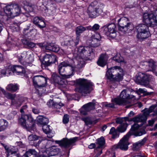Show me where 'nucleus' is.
<instances>
[{"instance_id": "1", "label": "nucleus", "mask_w": 157, "mask_h": 157, "mask_svg": "<svg viewBox=\"0 0 157 157\" xmlns=\"http://www.w3.org/2000/svg\"><path fill=\"white\" fill-rule=\"evenodd\" d=\"M75 84L79 86L77 89L78 92L84 96L87 94L90 93L93 90V85L92 82L86 79H77L75 81Z\"/></svg>"}, {"instance_id": "2", "label": "nucleus", "mask_w": 157, "mask_h": 157, "mask_svg": "<svg viewBox=\"0 0 157 157\" xmlns=\"http://www.w3.org/2000/svg\"><path fill=\"white\" fill-rule=\"evenodd\" d=\"M27 107V105H25L21 107L20 111L22 114L18 121L19 123L26 128L33 127L35 123L34 120L31 116L24 114Z\"/></svg>"}, {"instance_id": "3", "label": "nucleus", "mask_w": 157, "mask_h": 157, "mask_svg": "<svg viewBox=\"0 0 157 157\" xmlns=\"http://www.w3.org/2000/svg\"><path fill=\"white\" fill-rule=\"evenodd\" d=\"M58 70L63 77L67 78L73 75L75 67L66 62H63L58 65Z\"/></svg>"}, {"instance_id": "4", "label": "nucleus", "mask_w": 157, "mask_h": 157, "mask_svg": "<svg viewBox=\"0 0 157 157\" xmlns=\"http://www.w3.org/2000/svg\"><path fill=\"white\" fill-rule=\"evenodd\" d=\"M122 71L119 67L116 66L111 68L106 72V78L111 81H119L122 78Z\"/></svg>"}, {"instance_id": "5", "label": "nucleus", "mask_w": 157, "mask_h": 157, "mask_svg": "<svg viewBox=\"0 0 157 157\" xmlns=\"http://www.w3.org/2000/svg\"><path fill=\"white\" fill-rule=\"evenodd\" d=\"M131 91L128 88L124 89L121 92L119 98H116L114 99V101L117 105H125L129 102L127 100L129 99L133 98L134 96L130 95Z\"/></svg>"}, {"instance_id": "6", "label": "nucleus", "mask_w": 157, "mask_h": 157, "mask_svg": "<svg viewBox=\"0 0 157 157\" xmlns=\"http://www.w3.org/2000/svg\"><path fill=\"white\" fill-rule=\"evenodd\" d=\"M101 5L97 1H94L90 5L87 9V13L90 17H95L102 12Z\"/></svg>"}, {"instance_id": "7", "label": "nucleus", "mask_w": 157, "mask_h": 157, "mask_svg": "<svg viewBox=\"0 0 157 157\" xmlns=\"http://www.w3.org/2000/svg\"><path fill=\"white\" fill-rule=\"evenodd\" d=\"M76 55L87 60L90 59L91 55L93 54L92 48L88 46H80L75 51Z\"/></svg>"}, {"instance_id": "8", "label": "nucleus", "mask_w": 157, "mask_h": 157, "mask_svg": "<svg viewBox=\"0 0 157 157\" xmlns=\"http://www.w3.org/2000/svg\"><path fill=\"white\" fill-rule=\"evenodd\" d=\"M4 11L8 16L14 17L18 16L21 13V8L17 4H12L4 8Z\"/></svg>"}, {"instance_id": "9", "label": "nucleus", "mask_w": 157, "mask_h": 157, "mask_svg": "<svg viewBox=\"0 0 157 157\" xmlns=\"http://www.w3.org/2000/svg\"><path fill=\"white\" fill-rule=\"evenodd\" d=\"M42 5L45 6L44 12L47 16H53L56 13L57 6L55 3L51 0H43Z\"/></svg>"}, {"instance_id": "10", "label": "nucleus", "mask_w": 157, "mask_h": 157, "mask_svg": "<svg viewBox=\"0 0 157 157\" xmlns=\"http://www.w3.org/2000/svg\"><path fill=\"white\" fill-rule=\"evenodd\" d=\"M143 21L149 26L154 27L157 23V9L153 13H145L143 14Z\"/></svg>"}, {"instance_id": "11", "label": "nucleus", "mask_w": 157, "mask_h": 157, "mask_svg": "<svg viewBox=\"0 0 157 157\" xmlns=\"http://www.w3.org/2000/svg\"><path fill=\"white\" fill-rule=\"evenodd\" d=\"M148 25L142 24L136 26V30L137 33V37L139 39H144L149 36Z\"/></svg>"}, {"instance_id": "12", "label": "nucleus", "mask_w": 157, "mask_h": 157, "mask_svg": "<svg viewBox=\"0 0 157 157\" xmlns=\"http://www.w3.org/2000/svg\"><path fill=\"white\" fill-rule=\"evenodd\" d=\"M103 33L107 36L112 38H115L117 36L116 26L114 23L103 27Z\"/></svg>"}, {"instance_id": "13", "label": "nucleus", "mask_w": 157, "mask_h": 157, "mask_svg": "<svg viewBox=\"0 0 157 157\" xmlns=\"http://www.w3.org/2000/svg\"><path fill=\"white\" fill-rule=\"evenodd\" d=\"M129 137L128 134H127L120 140L117 144L113 146V149L116 150L117 149H119L122 150H127L128 149V145L129 144L128 140Z\"/></svg>"}, {"instance_id": "14", "label": "nucleus", "mask_w": 157, "mask_h": 157, "mask_svg": "<svg viewBox=\"0 0 157 157\" xmlns=\"http://www.w3.org/2000/svg\"><path fill=\"white\" fill-rule=\"evenodd\" d=\"M140 65L143 69L147 71L154 72L156 68L155 62L152 59H149L147 61H142L140 62Z\"/></svg>"}, {"instance_id": "15", "label": "nucleus", "mask_w": 157, "mask_h": 157, "mask_svg": "<svg viewBox=\"0 0 157 157\" xmlns=\"http://www.w3.org/2000/svg\"><path fill=\"white\" fill-rule=\"evenodd\" d=\"M33 81L34 85L36 87H44L47 85V79L42 75L34 76Z\"/></svg>"}, {"instance_id": "16", "label": "nucleus", "mask_w": 157, "mask_h": 157, "mask_svg": "<svg viewBox=\"0 0 157 157\" xmlns=\"http://www.w3.org/2000/svg\"><path fill=\"white\" fill-rule=\"evenodd\" d=\"M77 137H75L70 139L63 138L61 140H56L55 143L59 145L62 148H67L69 147L78 139Z\"/></svg>"}, {"instance_id": "17", "label": "nucleus", "mask_w": 157, "mask_h": 157, "mask_svg": "<svg viewBox=\"0 0 157 157\" xmlns=\"http://www.w3.org/2000/svg\"><path fill=\"white\" fill-rule=\"evenodd\" d=\"M139 126L138 124H134L130 130L127 133L128 134L129 136L132 135H133L135 136H140L146 133V132L144 129H141L140 130H137Z\"/></svg>"}, {"instance_id": "18", "label": "nucleus", "mask_w": 157, "mask_h": 157, "mask_svg": "<svg viewBox=\"0 0 157 157\" xmlns=\"http://www.w3.org/2000/svg\"><path fill=\"white\" fill-rule=\"evenodd\" d=\"M135 81L138 84L145 86L148 82V77L145 74L140 72L136 76Z\"/></svg>"}, {"instance_id": "19", "label": "nucleus", "mask_w": 157, "mask_h": 157, "mask_svg": "<svg viewBox=\"0 0 157 157\" xmlns=\"http://www.w3.org/2000/svg\"><path fill=\"white\" fill-rule=\"evenodd\" d=\"M56 60V58L55 56L46 54L44 57L43 63L45 66H48L52 63H55Z\"/></svg>"}, {"instance_id": "20", "label": "nucleus", "mask_w": 157, "mask_h": 157, "mask_svg": "<svg viewBox=\"0 0 157 157\" xmlns=\"http://www.w3.org/2000/svg\"><path fill=\"white\" fill-rule=\"evenodd\" d=\"M90 45L93 47H98L100 45V40L101 39L100 34L98 33H96L92 35L91 38Z\"/></svg>"}, {"instance_id": "21", "label": "nucleus", "mask_w": 157, "mask_h": 157, "mask_svg": "<svg viewBox=\"0 0 157 157\" xmlns=\"http://www.w3.org/2000/svg\"><path fill=\"white\" fill-rule=\"evenodd\" d=\"M95 103L93 100L92 102H90L84 105L81 109V113L83 115H86V112L95 109Z\"/></svg>"}, {"instance_id": "22", "label": "nucleus", "mask_w": 157, "mask_h": 157, "mask_svg": "<svg viewBox=\"0 0 157 157\" xmlns=\"http://www.w3.org/2000/svg\"><path fill=\"white\" fill-rule=\"evenodd\" d=\"M11 69L13 73L17 75H22L25 73V68L20 65H14L11 67Z\"/></svg>"}, {"instance_id": "23", "label": "nucleus", "mask_w": 157, "mask_h": 157, "mask_svg": "<svg viewBox=\"0 0 157 157\" xmlns=\"http://www.w3.org/2000/svg\"><path fill=\"white\" fill-rule=\"evenodd\" d=\"M74 56L76 60V64L75 65V66H73L75 68L79 69L83 67L85 64L84 59L74 54Z\"/></svg>"}, {"instance_id": "24", "label": "nucleus", "mask_w": 157, "mask_h": 157, "mask_svg": "<svg viewBox=\"0 0 157 157\" xmlns=\"http://www.w3.org/2000/svg\"><path fill=\"white\" fill-rule=\"evenodd\" d=\"M122 28V29H121V27H119V30L124 34L129 33L132 31L134 29L133 25L130 23H128L125 25H124Z\"/></svg>"}, {"instance_id": "25", "label": "nucleus", "mask_w": 157, "mask_h": 157, "mask_svg": "<svg viewBox=\"0 0 157 157\" xmlns=\"http://www.w3.org/2000/svg\"><path fill=\"white\" fill-rule=\"evenodd\" d=\"M33 23L40 29L45 27L46 25L44 20L38 17H35L33 20Z\"/></svg>"}, {"instance_id": "26", "label": "nucleus", "mask_w": 157, "mask_h": 157, "mask_svg": "<svg viewBox=\"0 0 157 157\" xmlns=\"http://www.w3.org/2000/svg\"><path fill=\"white\" fill-rule=\"evenodd\" d=\"M108 59V56L106 54H101L97 61L98 65L103 67L106 64Z\"/></svg>"}, {"instance_id": "27", "label": "nucleus", "mask_w": 157, "mask_h": 157, "mask_svg": "<svg viewBox=\"0 0 157 157\" xmlns=\"http://www.w3.org/2000/svg\"><path fill=\"white\" fill-rule=\"evenodd\" d=\"M52 79L55 85H63V82L62 78L56 73H53L52 75Z\"/></svg>"}, {"instance_id": "28", "label": "nucleus", "mask_w": 157, "mask_h": 157, "mask_svg": "<svg viewBox=\"0 0 157 157\" xmlns=\"http://www.w3.org/2000/svg\"><path fill=\"white\" fill-rule=\"evenodd\" d=\"M147 141L146 138H144L141 140L134 143L133 144L132 149L134 151H137Z\"/></svg>"}, {"instance_id": "29", "label": "nucleus", "mask_w": 157, "mask_h": 157, "mask_svg": "<svg viewBox=\"0 0 157 157\" xmlns=\"http://www.w3.org/2000/svg\"><path fill=\"white\" fill-rule=\"evenodd\" d=\"M79 41L78 36H76L75 40L74 41L72 39H70L64 42V44L68 47H74L78 44Z\"/></svg>"}, {"instance_id": "30", "label": "nucleus", "mask_w": 157, "mask_h": 157, "mask_svg": "<svg viewBox=\"0 0 157 157\" xmlns=\"http://www.w3.org/2000/svg\"><path fill=\"white\" fill-rule=\"evenodd\" d=\"M25 51L21 55L19 56L18 58L19 62L26 67L28 66H32V63L25 62Z\"/></svg>"}, {"instance_id": "31", "label": "nucleus", "mask_w": 157, "mask_h": 157, "mask_svg": "<svg viewBox=\"0 0 157 157\" xmlns=\"http://www.w3.org/2000/svg\"><path fill=\"white\" fill-rule=\"evenodd\" d=\"M2 91L6 98L11 100V103L12 105H14L16 104L15 101V98L16 96V94H12L10 93L6 92L4 90H2Z\"/></svg>"}, {"instance_id": "32", "label": "nucleus", "mask_w": 157, "mask_h": 157, "mask_svg": "<svg viewBox=\"0 0 157 157\" xmlns=\"http://www.w3.org/2000/svg\"><path fill=\"white\" fill-rule=\"evenodd\" d=\"M38 154L35 149H30L26 151L24 155V157H35Z\"/></svg>"}, {"instance_id": "33", "label": "nucleus", "mask_w": 157, "mask_h": 157, "mask_svg": "<svg viewBox=\"0 0 157 157\" xmlns=\"http://www.w3.org/2000/svg\"><path fill=\"white\" fill-rule=\"evenodd\" d=\"M19 89V86L17 84L10 83L6 87V89L8 91L11 92H15Z\"/></svg>"}, {"instance_id": "34", "label": "nucleus", "mask_w": 157, "mask_h": 157, "mask_svg": "<svg viewBox=\"0 0 157 157\" xmlns=\"http://www.w3.org/2000/svg\"><path fill=\"white\" fill-rule=\"evenodd\" d=\"M25 62L31 63V62L34 61L33 56L30 51L25 52Z\"/></svg>"}, {"instance_id": "35", "label": "nucleus", "mask_w": 157, "mask_h": 157, "mask_svg": "<svg viewBox=\"0 0 157 157\" xmlns=\"http://www.w3.org/2000/svg\"><path fill=\"white\" fill-rule=\"evenodd\" d=\"M118 28L121 27L122 29V27H123L124 25H125L126 24L129 23L128 22V19L125 17H122L119 19L118 21Z\"/></svg>"}, {"instance_id": "36", "label": "nucleus", "mask_w": 157, "mask_h": 157, "mask_svg": "<svg viewBox=\"0 0 157 157\" xmlns=\"http://www.w3.org/2000/svg\"><path fill=\"white\" fill-rule=\"evenodd\" d=\"M51 156L58 154L60 150L55 146H52L48 148Z\"/></svg>"}, {"instance_id": "37", "label": "nucleus", "mask_w": 157, "mask_h": 157, "mask_svg": "<svg viewBox=\"0 0 157 157\" xmlns=\"http://www.w3.org/2000/svg\"><path fill=\"white\" fill-rule=\"evenodd\" d=\"M37 121L39 124L43 125L47 124L49 121L48 119L47 118L44 117L42 116L38 117Z\"/></svg>"}, {"instance_id": "38", "label": "nucleus", "mask_w": 157, "mask_h": 157, "mask_svg": "<svg viewBox=\"0 0 157 157\" xmlns=\"http://www.w3.org/2000/svg\"><path fill=\"white\" fill-rule=\"evenodd\" d=\"M8 125L6 120L3 119H0V132L6 129Z\"/></svg>"}, {"instance_id": "39", "label": "nucleus", "mask_w": 157, "mask_h": 157, "mask_svg": "<svg viewBox=\"0 0 157 157\" xmlns=\"http://www.w3.org/2000/svg\"><path fill=\"white\" fill-rule=\"evenodd\" d=\"M156 106V105H152L151 106L149 109H145L143 110L144 111L143 114L147 117L149 114L153 112Z\"/></svg>"}, {"instance_id": "40", "label": "nucleus", "mask_w": 157, "mask_h": 157, "mask_svg": "<svg viewBox=\"0 0 157 157\" xmlns=\"http://www.w3.org/2000/svg\"><path fill=\"white\" fill-rule=\"evenodd\" d=\"M86 31V28L82 25H80L77 26L75 29V33L77 36H78L80 39V36L81 33H82Z\"/></svg>"}, {"instance_id": "41", "label": "nucleus", "mask_w": 157, "mask_h": 157, "mask_svg": "<svg viewBox=\"0 0 157 157\" xmlns=\"http://www.w3.org/2000/svg\"><path fill=\"white\" fill-rule=\"evenodd\" d=\"M127 126V124L126 122H124L123 124L117 127V130L120 132H124L126 130Z\"/></svg>"}, {"instance_id": "42", "label": "nucleus", "mask_w": 157, "mask_h": 157, "mask_svg": "<svg viewBox=\"0 0 157 157\" xmlns=\"http://www.w3.org/2000/svg\"><path fill=\"white\" fill-rule=\"evenodd\" d=\"M39 136H38L35 134H31L28 137V140L30 144L31 145H33L32 144L35 141L39 139Z\"/></svg>"}, {"instance_id": "43", "label": "nucleus", "mask_w": 157, "mask_h": 157, "mask_svg": "<svg viewBox=\"0 0 157 157\" xmlns=\"http://www.w3.org/2000/svg\"><path fill=\"white\" fill-rule=\"evenodd\" d=\"M105 144V141L104 137H101V138L98 139L97 144H98V146L97 147V148H100L101 147Z\"/></svg>"}, {"instance_id": "44", "label": "nucleus", "mask_w": 157, "mask_h": 157, "mask_svg": "<svg viewBox=\"0 0 157 157\" xmlns=\"http://www.w3.org/2000/svg\"><path fill=\"white\" fill-rule=\"evenodd\" d=\"M128 118L127 117L117 118L116 119V122L117 124H122L124 122H126Z\"/></svg>"}, {"instance_id": "45", "label": "nucleus", "mask_w": 157, "mask_h": 157, "mask_svg": "<svg viewBox=\"0 0 157 157\" xmlns=\"http://www.w3.org/2000/svg\"><path fill=\"white\" fill-rule=\"evenodd\" d=\"M11 28L14 31H18L20 29V24L14 22L11 25Z\"/></svg>"}, {"instance_id": "46", "label": "nucleus", "mask_w": 157, "mask_h": 157, "mask_svg": "<svg viewBox=\"0 0 157 157\" xmlns=\"http://www.w3.org/2000/svg\"><path fill=\"white\" fill-rule=\"evenodd\" d=\"M113 59L118 63H121L123 61V58L120 55H117L113 57Z\"/></svg>"}, {"instance_id": "47", "label": "nucleus", "mask_w": 157, "mask_h": 157, "mask_svg": "<svg viewBox=\"0 0 157 157\" xmlns=\"http://www.w3.org/2000/svg\"><path fill=\"white\" fill-rule=\"evenodd\" d=\"M40 154L42 155L43 157H49L51 156L49 151L48 149L42 152V154Z\"/></svg>"}, {"instance_id": "48", "label": "nucleus", "mask_w": 157, "mask_h": 157, "mask_svg": "<svg viewBox=\"0 0 157 157\" xmlns=\"http://www.w3.org/2000/svg\"><path fill=\"white\" fill-rule=\"evenodd\" d=\"M42 129L44 132L46 134H48L50 132L49 126L47 124H45L42 126Z\"/></svg>"}, {"instance_id": "49", "label": "nucleus", "mask_w": 157, "mask_h": 157, "mask_svg": "<svg viewBox=\"0 0 157 157\" xmlns=\"http://www.w3.org/2000/svg\"><path fill=\"white\" fill-rule=\"evenodd\" d=\"M36 33V30H35L32 29L28 32L25 35H27L28 37H30L34 35Z\"/></svg>"}, {"instance_id": "50", "label": "nucleus", "mask_w": 157, "mask_h": 157, "mask_svg": "<svg viewBox=\"0 0 157 157\" xmlns=\"http://www.w3.org/2000/svg\"><path fill=\"white\" fill-rule=\"evenodd\" d=\"M82 120L84 121L86 125H88L91 124H92V121L90 118L87 117L82 119Z\"/></svg>"}, {"instance_id": "51", "label": "nucleus", "mask_w": 157, "mask_h": 157, "mask_svg": "<svg viewBox=\"0 0 157 157\" xmlns=\"http://www.w3.org/2000/svg\"><path fill=\"white\" fill-rule=\"evenodd\" d=\"M49 103H50L52 105L53 107L57 108L60 109V105L58 103L56 102H54L52 101H51L49 102Z\"/></svg>"}, {"instance_id": "52", "label": "nucleus", "mask_w": 157, "mask_h": 157, "mask_svg": "<svg viewBox=\"0 0 157 157\" xmlns=\"http://www.w3.org/2000/svg\"><path fill=\"white\" fill-rule=\"evenodd\" d=\"M49 103H50L52 105L53 107L57 108L60 109V105L58 103L56 102H54L52 101H51L49 102Z\"/></svg>"}, {"instance_id": "53", "label": "nucleus", "mask_w": 157, "mask_h": 157, "mask_svg": "<svg viewBox=\"0 0 157 157\" xmlns=\"http://www.w3.org/2000/svg\"><path fill=\"white\" fill-rule=\"evenodd\" d=\"M25 10L26 11L28 12H32L34 10L33 7L32 6H26L25 8Z\"/></svg>"}, {"instance_id": "54", "label": "nucleus", "mask_w": 157, "mask_h": 157, "mask_svg": "<svg viewBox=\"0 0 157 157\" xmlns=\"http://www.w3.org/2000/svg\"><path fill=\"white\" fill-rule=\"evenodd\" d=\"M69 121L68 116L67 114L65 115L63 118V122L65 124L68 123Z\"/></svg>"}, {"instance_id": "55", "label": "nucleus", "mask_w": 157, "mask_h": 157, "mask_svg": "<svg viewBox=\"0 0 157 157\" xmlns=\"http://www.w3.org/2000/svg\"><path fill=\"white\" fill-rule=\"evenodd\" d=\"M59 50V47L57 45L53 44L52 51L54 52H57Z\"/></svg>"}, {"instance_id": "56", "label": "nucleus", "mask_w": 157, "mask_h": 157, "mask_svg": "<svg viewBox=\"0 0 157 157\" xmlns=\"http://www.w3.org/2000/svg\"><path fill=\"white\" fill-rule=\"evenodd\" d=\"M32 112L35 114H38L40 113L39 109L37 107H34L32 108Z\"/></svg>"}, {"instance_id": "57", "label": "nucleus", "mask_w": 157, "mask_h": 157, "mask_svg": "<svg viewBox=\"0 0 157 157\" xmlns=\"http://www.w3.org/2000/svg\"><path fill=\"white\" fill-rule=\"evenodd\" d=\"M117 131L116 130L111 134L112 135V138L113 139H114L119 137V133H117Z\"/></svg>"}, {"instance_id": "58", "label": "nucleus", "mask_w": 157, "mask_h": 157, "mask_svg": "<svg viewBox=\"0 0 157 157\" xmlns=\"http://www.w3.org/2000/svg\"><path fill=\"white\" fill-rule=\"evenodd\" d=\"M117 131L116 130L111 134L112 135V138L113 139H114L119 137V133H117Z\"/></svg>"}, {"instance_id": "59", "label": "nucleus", "mask_w": 157, "mask_h": 157, "mask_svg": "<svg viewBox=\"0 0 157 157\" xmlns=\"http://www.w3.org/2000/svg\"><path fill=\"white\" fill-rule=\"evenodd\" d=\"M27 46L29 48H33L36 46V44L33 42L29 41Z\"/></svg>"}, {"instance_id": "60", "label": "nucleus", "mask_w": 157, "mask_h": 157, "mask_svg": "<svg viewBox=\"0 0 157 157\" xmlns=\"http://www.w3.org/2000/svg\"><path fill=\"white\" fill-rule=\"evenodd\" d=\"M53 44H48L45 46V48L46 50H48L50 51H52Z\"/></svg>"}, {"instance_id": "61", "label": "nucleus", "mask_w": 157, "mask_h": 157, "mask_svg": "<svg viewBox=\"0 0 157 157\" xmlns=\"http://www.w3.org/2000/svg\"><path fill=\"white\" fill-rule=\"evenodd\" d=\"M140 122H143L145 121L147 119V117L144 116L143 114L142 115L139 116Z\"/></svg>"}, {"instance_id": "62", "label": "nucleus", "mask_w": 157, "mask_h": 157, "mask_svg": "<svg viewBox=\"0 0 157 157\" xmlns=\"http://www.w3.org/2000/svg\"><path fill=\"white\" fill-rule=\"evenodd\" d=\"M99 25L98 24H95L92 26V31H97L99 29Z\"/></svg>"}, {"instance_id": "63", "label": "nucleus", "mask_w": 157, "mask_h": 157, "mask_svg": "<svg viewBox=\"0 0 157 157\" xmlns=\"http://www.w3.org/2000/svg\"><path fill=\"white\" fill-rule=\"evenodd\" d=\"M112 101H113V103H109V104H106V106L111 107V108H113L114 107V105L115 104L114 103H115L116 104V103L114 101V99L113 100V99L112 100Z\"/></svg>"}, {"instance_id": "64", "label": "nucleus", "mask_w": 157, "mask_h": 157, "mask_svg": "<svg viewBox=\"0 0 157 157\" xmlns=\"http://www.w3.org/2000/svg\"><path fill=\"white\" fill-rule=\"evenodd\" d=\"M21 41L24 45H27L29 41L26 39L23 38L21 40Z\"/></svg>"}]
</instances>
